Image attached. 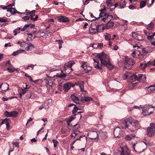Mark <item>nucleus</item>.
<instances>
[{
	"mask_svg": "<svg viewBox=\"0 0 155 155\" xmlns=\"http://www.w3.org/2000/svg\"><path fill=\"white\" fill-rule=\"evenodd\" d=\"M5 92L9 89L8 85L6 83H2L0 85V89Z\"/></svg>",
	"mask_w": 155,
	"mask_h": 155,
	"instance_id": "obj_10",
	"label": "nucleus"
},
{
	"mask_svg": "<svg viewBox=\"0 0 155 155\" xmlns=\"http://www.w3.org/2000/svg\"><path fill=\"white\" fill-rule=\"evenodd\" d=\"M102 17L103 18L102 19V20L105 22L106 21L108 20V18L109 17H111V15L109 14V13H104V15H102Z\"/></svg>",
	"mask_w": 155,
	"mask_h": 155,
	"instance_id": "obj_18",
	"label": "nucleus"
},
{
	"mask_svg": "<svg viewBox=\"0 0 155 155\" xmlns=\"http://www.w3.org/2000/svg\"><path fill=\"white\" fill-rule=\"evenodd\" d=\"M139 121L137 120H134L132 122L128 120H124L125 128H127L131 132H134L140 127Z\"/></svg>",
	"mask_w": 155,
	"mask_h": 155,
	"instance_id": "obj_2",
	"label": "nucleus"
},
{
	"mask_svg": "<svg viewBox=\"0 0 155 155\" xmlns=\"http://www.w3.org/2000/svg\"><path fill=\"white\" fill-rule=\"evenodd\" d=\"M22 19H23L25 20H29V19H30V16H24L22 18Z\"/></svg>",
	"mask_w": 155,
	"mask_h": 155,
	"instance_id": "obj_61",
	"label": "nucleus"
},
{
	"mask_svg": "<svg viewBox=\"0 0 155 155\" xmlns=\"http://www.w3.org/2000/svg\"><path fill=\"white\" fill-rule=\"evenodd\" d=\"M98 133H99V137H100L103 140H105L107 137V133L102 131L98 132Z\"/></svg>",
	"mask_w": 155,
	"mask_h": 155,
	"instance_id": "obj_14",
	"label": "nucleus"
},
{
	"mask_svg": "<svg viewBox=\"0 0 155 155\" xmlns=\"http://www.w3.org/2000/svg\"><path fill=\"white\" fill-rule=\"evenodd\" d=\"M140 108H143L142 113L145 116V113H147V110L149 109V107H151V105H145L143 107H141V106H140Z\"/></svg>",
	"mask_w": 155,
	"mask_h": 155,
	"instance_id": "obj_16",
	"label": "nucleus"
},
{
	"mask_svg": "<svg viewBox=\"0 0 155 155\" xmlns=\"http://www.w3.org/2000/svg\"><path fill=\"white\" fill-rule=\"evenodd\" d=\"M79 110H80L81 109H79L77 107L76 105H75L72 111V113L73 114H75V113L77 112V111Z\"/></svg>",
	"mask_w": 155,
	"mask_h": 155,
	"instance_id": "obj_40",
	"label": "nucleus"
},
{
	"mask_svg": "<svg viewBox=\"0 0 155 155\" xmlns=\"http://www.w3.org/2000/svg\"><path fill=\"white\" fill-rule=\"evenodd\" d=\"M79 86V87L80 88L81 91H84V82H80Z\"/></svg>",
	"mask_w": 155,
	"mask_h": 155,
	"instance_id": "obj_41",
	"label": "nucleus"
},
{
	"mask_svg": "<svg viewBox=\"0 0 155 155\" xmlns=\"http://www.w3.org/2000/svg\"><path fill=\"white\" fill-rule=\"evenodd\" d=\"M35 27V25L31 23L25 25L24 27L22 28L21 27H19L14 30L13 31L15 33L14 35L15 36L18 33H20L21 31H23L26 29L28 30L30 28H34Z\"/></svg>",
	"mask_w": 155,
	"mask_h": 155,
	"instance_id": "obj_3",
	"label": "nucleus"
},
{
	"mask_svg": "<svg viewBox=\"0 0 155 155\" xmlns=\"http://www.w3.org/2000/svg\"><path fill=\"white\" fill-rule=\"evenodd\" d=\"M20 53H21V52H20V50H18L17 51L14 52L12 54V55L15 56L18 55V54H19Z\"/></svg>",
	"mask_w": 155,
	"mask_h": 155,
	"instance_id": "obj_58",
	"label": "nucleus"
},
{
	"mask_svg": "<svg viewBox=\"0 0 155 155\" xmlns=\"http://www.w3.org/2000/svg\"><path fill=\"white\" fill-rule=\"evenodd\" d=\"M107 11V8L104 5V7L103 8L101 9V10H99L100 13L99 14V17H102V15H104V13H105V12Z\"/></svg>",
	"mask_w": 155,
	"mask_h": 155,
	"instance_id": "obj_23",
	"label": "nucleus"
},
{
	"mask_svg": "<svg viewBox=\"0 0 155 155\" xmlns=\"http://www.w3.org/2000/svg\"><path fill=\"white\" fill-rule=\"evenodd\" d=\"M106 3L107 4V6L109 7L113 6V4L112 3L111 0H107L106 2Z\"/></svg>",
	"mask_w": 155,
	"mask_h": 155,
	"instance_id": "obj_44",
	"label": "nucleus"
},
{
	"mask_svg": "<svg viewBox=\"0 0 155 155\" xmlns=\"http://www.w3.org/2000/svg\"><path fill=\"white\" fill-rule=\"evenodd\" d=\"M55 41L58 42L59 45V49H61L62 48V44L63 43V41L61 40H56Z\"/></svg>",
	"mask_w": 155,
	"mask_h": 155,
	"instance_id": "obj_38",
	"label": "nucleus"
},
{
	"mask_svg": "<svg viewBox=\"0 0 155 155\" xmlns=\"http://www.w3.org/2000/svg\"><path fill=\"white\" fill-rule=\"evenodd\" d=\"M148 53V51L147 48H143L142 49V55H145Z\"/></svg>",
	"mask_w": 155,
	"mask_h": 155,
	"instance_id": "obj_39",
	"label": "nucleus"
},
{
	"mask_svg": "<svg viewBox=\"0 0 155 155\" xmlns=\"http://www.w3.org/2000/svg\"><path fill=\"white\" fill-rule=\"evenodd\" d=\"M58 20L61 22H67L69 21L68 18L63 16H59L58 18Z\"/></svg>",
	"mask_w": 155,
	"mask_h": 155,
	"instance_id": "obj_11",
	"label": "nucleus"
},
{
	"mask_svg": "<svg viewBox=\"0 0 155 155\" xmlns=\"http://www.w3.org/2000/svg\"><path fill=\"white\" fill-rule=\"evenodd\" d=\"M137 81L144 82L146 81V77L145 75L142 74H137Z\"/></svg>",
	"mask_w": 155,
	"mask_h": 155,
	"instance_id": "obj_12",
	"label": "nucleus"
},
{
	"mask_svg": "<svg viewBox=\"0 0 155 155\" xmlns=\"http://www.w3.org/2000/svg\"><path fill=\"white\" fill-rule=\"evenodd\" d=\"M154 36H155V32H154L152 35H148L147 38L149 40L151 41Z\"/></svg>",
	"mask_w": 155,
	"mask_h": 155,
	"instance_id": "obj_49",
	"label": "nucleus"
},
{
	"mask_svg": "<svg viewBox=\"0 0 155 155\" xmlns=\"http://www.w3.org/2000/svg\"><path fill=\"white\" fill-rule=\"evenodd\" d=\"M146 5V2L145 1H142L140 2V8H142L145 7Z\"/></svg>",
	"mask_w": 155,
	"mask_h": 155,
	"instance_id": "obj_32",
	"label": "nucleus"
},
{
	"mask_svg": "<svg viewBox=\"0 0 155 155\" xmlns=\"http://www.w3.org/2000/svg\"><path fill=\"white\" fill-rule=\"evenodd\" d=\"M64 70L65 71V72L66 74H70L71 73V71H70L69 69H68L66 67L64 66Z\"/></svg>",
	"mask_w": 155,
	"mask_h": 155,
	"instance_id": "obj_57",
	"label": "nucleus"
},
{
	"mask_svg": "<svg viewBox=\"0 0 155 155\" xmlns=\"http://www.w3.org/2000/svg\"><path fill=\"white\" fill-rule=\"evenodd\" d=\"M11 116L13 117H16L18 114V113L16 111H11Z\"/></svg>",
	"mask_w": 155,
	"mask_h": 155,
	"instance_id": "obj_36",
	"label": "nucleus"
},
{
	"mask_svg": "<svg viewBox=\"0 0 155 155\" xmlns=\"http://www.w3.org/2000/svg\"><path fill=\"white\" fill-rule=\"evenodd\" d=\"M106 22H107V23L105 25V27L107 29L111 28L113 26L114 24V22L109 20L106 21Z\"/></svg>",
	"mask_w": 155,
	"mask_h": 155,
	"instance_id": "obj_15",
	"label": "nucleus"
},
{
	"mask_svg": "<svg viewBox=\"0 0 155 155\" xmlns=\"http://www.w3.org/2000/svg\"><path fill=\"white\" fill-rule=\"evenodd\" d=\"M103 44L102 43H98L97 45V46L99 48H101L103 47Z\"/></svg>",
	"mask_w": 155,
	"mask_h": 155,
	"instance_id": "obj_63",
	"label": "nucleus"
},
{
	"mask_svg": "<svg viewBox=\"0 0 155 155\" xmlns=\"http://www.w3.org/2000/svg\"><path fill=\"white\" fill-rule=\"evenodd\" d=\"M7 21V18L5 17L0 18V21L2 22H6Z\"/></svg>",
	"mask_w": 155,
	"mask_h": 155,
	"instance_id": "obj_56",
	"label": "nucleus"
},
{
	"mask_svg": "<svg viewBox=\"0 0 155 155\" xmlns=\"http://www.w3.org/2000/svg\"><path fill=\"white\" fill-rule=\"evenodd\" d=\"M98 132L96 131L90 132L88 133L89 138L91 140L94 139V140L98 141L99 137Z\"/></svg>",
	"mask_w": 155,
	"mask_h": 155,
	"instance_id": "obj_7",
	"label": "nucleus"
},
{
	"mask_svg": "<svg viewBox=\"0 0 155 155\" xmlns=\"http://www.w3.org/2000/svg\"><path fill=\"white\" fill-rule=\"evenodd\" d=\"M43 108H45L46 109H48L49 106L48 105V103H45V104H42L39 108L40 110H41Z\"/></svg>",
	"mask_w": 155,
	"mask_h": 155,
	"instance_id": "obj_29",
	"label": "nucleus"
},
{
	"mask_svg": "<svg viewBox=\"0 0 155 155\" xmlns=\"http://www.w3.org/2000/svg\"><path fill=\"white\" fill-rule=\"evenodd\" d=\"M150 65L155 66V59L151 61H149L147 62L144 61L140 63V66L143 70H144Z\"/></svg>",
	"mask_w": 155,
	"mask_h": 155,
	"instance_id": "obj_6",
	"label": "nucleus"
},
{
	"mask_svg": "<svg viewBox=\"0 0 155 155\" xmlns=\"http://www.w3.org/2000/svg\"><path fill=\"white\" fill-rule=\"evenodd\" d=\"M120 155H130V151L128 149H127L125 151L123 148H122Z\"/></svg>",
	"mask_w": 155,
	"mask_h": 155,
	"instance_id": "obj_21",
	"label": "nucleus"
},
{
	"mask_svg": "<svg viewBox=\"0 0 155 155\" xmlns=\"http://www.w3.org/2000/svg\"><path fill=\"white\" fill-rule=\"evenodd\" d=\"M35 11L33 10L32 11L30 12H29L27 13V15H29V16H30V17L31 18V17H33L35 15Z\"/></svg>",
	"mask_w": 155,
	"mask_h": 155,
	"instance_id": "obj_37",
	"label": "nucleus"
},
{
	"mask_svg": "<svg viewBox=\"0 0 155 155\" xmlns=\"http://www.w3.org/2000/svg\"><path fill=\"white\" fill-rule=\"evenodd\" d=\"M71 97L72 100L76 103V104L77 102H78L79 98L75 96L74 94H72L71 96Z\"/></svg>",
	"mask_w": 155,
	"mask_h": 155,
	"instance_id": "obj_25",
	"label": "nucleus"
},
{
	"mask_svg": "<svg viewBox=\"0 0 155 155\" xmlns=\"http://www.w3.org/2000/svg\"><path fill=\"white\" fill-rule=\"evenodd\" d=\"M75 63L74 62L68 63V64H65L64 66L66 67L68 69H69L70 71H71V72L73 70L71 67Z\"/></svg>",
	"mask_w": 155,
	"mask_h": 155,
	"instance_id": "obj_20",
	"label": "nucleus"
},
{
	"mask_svg": "<svg viewBox=\"0 0 155 155\" xmlns=\"http://www.w3.org/2000/svg\"><path fill=\"white\" fill-rule=\"evenodd\" d=\"M93 60L95 62L94 64V67L98 70L101 69V66H100L98 60H96L94 59H93Z\"/></svg>",
	"mask_w": 155,
	"mask_h": 155,
	"instance_id": "obj_19",
	"label": "nucleus"
},
{
	"mask_svg": "<svg viewBox=\"0 0 155 155\" xmlns=\"http://www.w3.org/2000/svg\"><path fill=\"white\" fill-rule=\"evenodd\" d=\"M131 45L133 46L134 48H137V54L138 55H142V49H143V46L140 45V46L136 43H132Z\"/></svg>",
	"mask_w": 155,
	"mask_h": 155,
	"instance_id": "obj_8",
	"label": "nucleus"
},
{
	"mask_svg": "<svg viewBox=\"0 0 155 155\" xmlns=\"http://www.w3.org/2000/svg\"><path fill=\"white\" fill-rule=\"evenodd\" d=\"M52 141L54 143V147H57V145L58 144V141L55 139H53Z\"/></svg>",
	"mask_w": 155,
	"mask_h": 155,
	"instance_id": "obj_46",
	"label": "nucleus"
},
{
	"mask_svg": "<svg viewBox=\"0 0 155 155\" xmlns=\"http://www.w3.org/2000/svg\"><path fill=\"white\" fill-rule=\"evenodd\" d=\"M105 38L106 40L107 41H110L111 39V35L108 33H106V35H105Z\"/></svg>",
	"mask_w": 155,
	"mask_h": 155,
	"instance_id": "obj_34",
	"label": "nucleus"
},
{
	"mask_svg": "<svg viewBox=\"0 0 155 155\" xmlns=\"http://www.w3.org/2000/svg\"><path fill=\"white\" fill-rule=\"evenodd\" d=\"M26 91L25 90H24L23 89L21 88L19 90V92L20 95V97L21 98L22 96L24 95L26 92Z\"/></svg>",
	"mask_w": 155,
	"mask_h": 155,
	"instance_id": "obj_28",
	"label": "nucleus"
},
{
	"mask_svg": "<svg viewBox=\"0 0 155 155\" xmlns=\"http://www.w3.org/2000/svg\"><path fill=\"white\" fill-rule=\"evenodd\" d=\"M25 77H26L27 78H28L29 79V81H31V82H34V83L35 84H36V82H37V81H33L32 78H31V76L28 75L27 74H25Z\"/></svg>",
	"mask_w": 155,
	"mask_h": 155,
	"instance_id": "obj_33",
	"label": "nucleus"
},
{
	"mask_svg": "<svg viewBox=\"0 0 155 155\" xmlns=\"http://www.w3.org/2000/svg\"><path fill=\"white\" fill-rule=\"evenodd\" d=\"M4 114L6 117H12L11 111L8 112L7 111H6L5 112Z\"/></svg>",
	"mask_w": 155,
	"mask_h": 155,
	"instance_id": "obj_45",
	"label": "nucleus"
},
{
	"mask_svg": "<svg viewBox=\"0 0 155 155\" xmlns=\"http://www.w3.org/2000/svg\"><path fill=\"white\" fill-rule=\"evenodd\" d=\"M153 27L154 24L153 23L151 22L147 26V28L148 30H150L152 29Z\"/></svg>",
	"mask_w": 155,
	"mask_h": 155,
	"instance_id": "obj_47",
	"label": "nucleus"
},
{
	"mask_svg": "<svg viewBox=\"0 0 155 155\" xmlns=\"http://www.w3.org/2000/svg\"><path fill=\"white\" fill-rule=\"evenodd\" d=\"M80 125L78 124H76L73 127V131H78V129L80 127Z\"/></svg>",
	"mask_w": 155,
	"mask_h": 155,
	"instance_id": "obj_43",
	"label": "nucleus"
},
{
	"mask_svg": "<svg viewBox=\"0 0 155 155\" xmlns=\"http://www.w3.org/2000/svg\"><path fill=\"white\" fill-rule=\"evenodd\" d=\"M75 85L71 83H67L64 84L63 87V90L67 92L70 89L71 87H73Z\"/></svg>",
	"mask_w": 155,
	"mask_h": 155,
	"instance_id": "obj_9",
	"label": "nucleus"
},
{
	"mask_svg": "<svg viewBox=\"0 0 155 155\" xmlns=\"http://www.w3.org/2000/svg\"><path fill=\"white\" fill-rule=\"evenodd\" d=\"M153 107L152 106L151 107H149V109L147 110V113H145V116L148 115L152 113L153 110Z\"/></svg>",
	"mask_w": 155,
	"mask_h": 155,
	"instance_id": "obj_27",
	"label": "nucleus"
},
{
	"mask_svg": "<svg viewBox=\"0 0 155 155\" xmlns=\"http://www.w3.org/2000/svg\"><path fill=\"white\" fill-rule=\"evenodd\" d=\"M14 8L12 7H11L10 8H8L7 9V11L10 12L11 14H12V13H13L12 12V10H14Z\"/></svg>",
	"mask_w": 155,
	"mask_h": 155,
	"instance_id": "obj_59",
	"label": "nucleus"
},
{
	"mask_svg": "<svg viewBox=\"0 0 155 155\" xmlns=\"http://www.w3.org/2000/svg\"><path fill=\"white\" fill-rule=\"evenodd\" d=\"M93 99L91 97H85V101L88 102L92 101Z\"/></svg>",
	"mask_w": 155,
	"mask_h": 155,
	"instance_id": "obj_51",
	"label": "nucleus"
},
{
	"mask_svg": "<svg viewBox=\"0 0 155 155\" xmlns=\"http://www.w3.org/2000/svg\"><path fill=\"white\" fill-rule=\"evenodd\" d=\"M137 52H136L135 51H134L132 54V56L134 58H137V56L139 55H137Z\"/></svg>",
	"mask_w": 155,
	"mask_h": 155,
	"instance_id": "obj_54",
	"label": "nucleus"
},
{
	"mask_svg": "<svg viewBox=\"0 0 155 155\" xmlns=\"http://www.w3.org/2000/svg\"><path fill=\"white\" fill-rule=\"evenodd\" d=\"M53 82L52 80L49 79V83L47 85V86H49L50 87V88H51L52 87V86L53 84Z\"/></svg>",
	"mask_w": 155,
	"mask_h": 155,
	"instance_id": "obj_55",
	"label": "nucleus"
},
{
	"mask_svg": "<svg viewBox=\"0 0 155 155\" xmlns=\"http://www.w3.org/2000/svg\"><path fill=\"white\" fill-rule=\"evenodd\" d=\"M135 39L138 41H142L144 39L143 37L140 35H138Z\"/></svg>",
	"mask_w": 155,
	"mask_h": 155,
	"instance_id": "obj_50",
	"label": "nucleus"
},
{
	"mask_svg": "<svg viewBox=\"0 0 155 155\" xmlns=\"http://www.w3.org/2000/svg\"><path fill=\"white\" fill-rule=\"evenodd\" d=\"M81 67L84 69L85 73H88L89 71H91L92 69L91 67L86 65V64L85 63H83V64L81 65Z\"/></svg>",
	"mask_w": 155,
	"mask_h": 155,
	"instance_id": "obj_13",
	"label": "nucleus"
},
{
	"mask_svg": "<svg viewBox=\"0 0 155 155\" xmlns=\"http://www.w3.org/2000/svg\"><path fill=\"white\" fill-rule=\"evenodd\" d=\"M137 74H133V75L130 76V79L132 82H134L136 80L137 81L138 77Z\"/></svg>",
	"mask_w": 155,
	"mask_h": 155,
	"instance_id": "obj_24",
	"label": "nucleus"
},
{
	"mask_svg": "<svg viewBox=\"0 0 155 155\" xmlns=\"http://www.w3.org/2000/svg\"><path fill=\"white\" fill-rule=\"evenodd\" d=\"M57 77L60 78H64L66 76V74L64 73V74H58L57 75H56Z\"/></svg>",
	"mask_w": 155,
	"mask_h": 155,
	"instance_id": "obj_53",
	"label": "nucleus"
},
{
	"mask_svg": "<svg viewBox=\"0 0 155 155\" xmlns=\"http://www.w3.org/2000/svg\"><path fill=\"white\" fill-rule=\"evenodd\" d=\"M85 97H81L80 98V99L79 98L78 102H76V104H82L83 102L84 101H85Z\"/></svg>",
	"mask_w": 155,
	"mask_h": 155,
	"instance_id": "obj_31",
	"label": "nucleus"
},
{
	"mask_svg": "<svg viewBox=\"0 0 155 155\" xmlns=\"http://www.w3.org/2000/svg\"><path fill=\"white\" fill-rule=\"evenodd\" d=\"M148 91L152 92L155 90V88L153 85H152L148 87Z\"/></svg>",
	"mask_w": 155,
	"mask_h": 155,
	"instance_id": "obj_42",
	"label": "nucleus"
},
{
	"mask_svg": "<svg viewBox=\"0 0 155 155\" xmlns=\"http://www.w3.org/2000/svg\"><path fill=\"white\" fill-rule=\"evenodd\" d=\"M38 18V16L37 15L35 16V18H34L33 17H31V20H33L34 21H36L37 20Z\"/></svg>",
	"mask_w": 155,
	"mask_h": 155,
	"instance_id": "obj_60",
	"label": "nucleus"
},
{
	"mask_svg": "<svg viewBox=\"0 0 155 155\" xmlns=\"http://www.w3.org/2000/svg\"><path fill=\"white\" fill-rule=\"evenodd\" d=\"M135 135L134 134H132L130 135H128L126 136L125 138L127 140H130L134 138Z\"/></svg>",
	"mask_w": 155,
	"mask_h": 155,
	"instance_id": "obj_22",
	"label": "nucleus"
},
{
	"mask_svg": "<svg viewBox=\"0 0 155 155\" xmlns=\"http://www.w3.org/2000/svg\"><path fill=\"white\" fill-rule=\"evenodd\" d=\"M13 145L15 146L16 147H19V143L17 142H15L13 143Z\"/></svg>",
	"mask_w": 155,
	"mask_h": 155,
	"instance_id": "obj_62",
	"label": "nucleus"
},
{
	"mask_svg": "<svg viewBox=\"0 0 155 155\" xmlns=\"http://www.w3.org/2000/svg\"><path fill=\"white\" fill-rule=\"evenodd\" d=\"M26 97L27 98H29L32 95L31 92L30 91H27L26 93Z\"/></svg>",
	"mask_w": 155,
	"mask_h": 155,
	"instance_id": "obj_35",
	"label": "nucleus"
},
{
	"mask_svg": "<svg viewBox=\"0 0 155 155\" xmlns=\"http://www.w3.org/2000/svg\"><path fill=\"white\" fill-rule=\"evenodd\" d=\"M135 63L134 60L132 58H127L125 59L124 64V68L128 69H131Z\"/></svg>",
	"mask_w": 155,
	"mask_h": 155,
	"instance_id": "obj_4",
	"label": "nucleus"
},
{
	"mask_svg": "<svg viewBox=\"0 0 155 155\" xmlns=\"http://www.w3.org/2000/svg\"><path fill=\"white\" fill-rule=\"evenodd\" d=\"M7 69L8 70L9 72L10 73L13 72L14 71V69L13 68H7Z\"/></svg>",
	"mask_w": 155,
	"mask_h": 155,
	"instance_id": "obj_64",
	"label": "nucleus"
},
{
	"mask_svg": "<svg viewBox=\"0 0 155 155\" xmlns=\"http://www.w3.org/2000/svg\"><path fill=\"white\" fill-rule=\"evenodd\" d=\"M120 129L119 127L116 128L114 131V134L115 137H119Z\"/></svg>",
	"mask_w": 155,
	"mask_h": 155,
	"instance_id": "obj_17",
	"label": "nucleus"
},
{
	"mask_svg": "<svg viewBox=\"0 0 155 155\" xmlns=\"http://www.w3.org/2000/svg\"><path fill=\"white\" fill-rule=\"evenodd\" d=\"M9 120V119H8L7 118H6L4 120L2 119V120L1 123V124H5L8 123V120Z\"/></svg>",
	"mask_w": 155,
	"mask_h": 155,
	"instance_id": "obj_48",
	"label": "nucleus"
},
{
	"mask_svg": "<svg viewBox=\"0 0 155 155\" xmlns=\"http://www.w3.org/2000/svg\"><path fill=\"white\" fill-rule=\"evenodd\" d=\"M96 57L101 61V65L106 67L109 70L113 68L114 67L110 63L108 57L104 52L97 54Z\"/></svg>",
	"mask_w": 155,
	"mask_h": 155,
	"instance_id": "obj_1",
	"label": "nucleus"
},
{
	"mask_svg": "<svg viewBox=\"0 0 155 155\" xmlns=\"http://www.w3.org/2000/svg\"><path fill=\"white\" fill-rule=\"evenodd\" d=\"M131 35L132 36L135 38H136L137 36L139 35L137 32H132L131 33Z\"/></svg>",
	"mask_w": 155,
	"mask_h": 155,
	"instance_id": "obj_52",
	"label": "nucleus"
},
{
	"mask_svg": "<svg viewBox=\"0 0 155 155\" xmlns=\"http://www.w3.org/2000/svg\"><path fill=\"white\" fill-rule=\"evenodd\" d=\"M34 48V46L31 43H29L28 44V46L25 48V50L27 51L31 50Z\"/></svg>",
	"mask_w": 155,
	"mask_h": 155,
	"instance_id": "obj_26",
	"label": "nucleus"
},
{
	"mask_svg": "<svg viewBox=\"0 0 155 155\" xmlns=\"http://www.w3.org/2000/svg\"><path fill=\"white\" fill-rule=\"evenodd\" d=\"M147 135L149 137H151L155 134V124L153 123L150 124V126L147 130Z\"/></svg>",
	"mask_w": 155,
	"mask_h": 155,
	"instance_id": "obj_5",
	"label": "nucleus"
},
{
	"mask_svg": "<svg viewBox=\"0 0 155 155\" xmlns=\"http://www.w3.org/2000/svg\"><path fill=\"white\" fill-rule=\"evenodd\" d=\"M120 7V8H124L126 5V2L125 0H124L122 2H121L119 3Z\"/></svg>",
	"mask_w": 155,
	"mask_h": 155,
	"instance_id": "obj_30",
	"label": "nucleus"
}]
</instances>
